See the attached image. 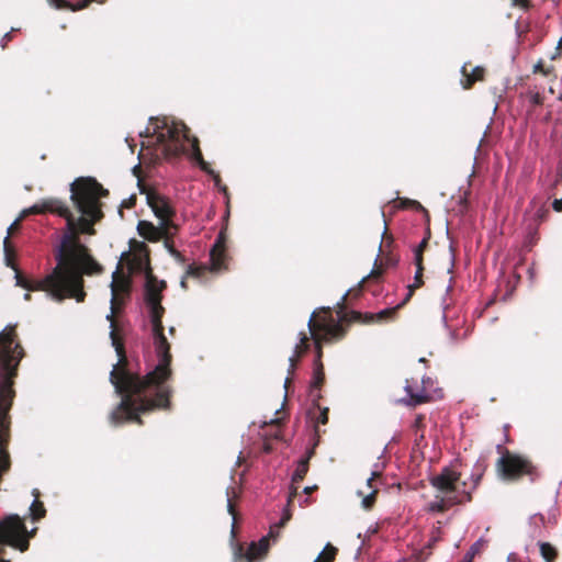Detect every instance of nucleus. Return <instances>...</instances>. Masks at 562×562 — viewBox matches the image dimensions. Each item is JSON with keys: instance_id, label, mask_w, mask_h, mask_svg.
Wrapping results in <instances>:
<instances>
[{"instance_id": "21", "label": "nucleus", "mask_w": 562, "mask_h": 562, "mask_svg": "<svg viewBox=\"0 0 562 562\" xmlns=\"http://www.w3.org/2000/svg\"><path fill=\"white\" fill-rule=\"evenodd\" d=\"M303 350L301 349V346L297 344L294 347L292 356L289 357V369L288 374H293L295 371V362L301 357Z\"/></svg>"}, {"instance_id": "23", "label": "nucleus", "mask_w": 562, "mask_h": 562, "mask_svg": "<svg viewBox=\"0 0 562 562\" xmlns=\"http://www.w3.org/2000/svg\"><path fill=\"white\" fill-rule=\"evenodd\" d=\"M481 473H477V474H471V482L468 483L467 481H464L467 483V491L470 493V498L472 497V492L476 488L480 480H481Z\"/></svg>"}, {"instance_id": "5", "label": "nucleus", "mask_w": 562, "mask_h": 562, "mask_svg": "<svg viewBox=\"0 0 562 562\" xmlns=\"http://www.w3.org/2000/svg\"><path fill=\"white\" fill-rule=\"evenodd\" d=\"M314 314L308 319V328L310 331L315 340L316 345V357L314 359L313 364V374L312 380L310 383V397L312 401L316 404L318 400L321 398V384L324 381V369L323 363L321 361L322 358V349L318 341V337L314 333V327H318V329L322 331V339L325 341H330L333 339L339 338L342 336V327L340 324V313H337V316L333 315H325L321 317L318 321L314 322L313 319Z\"/></svg>"}, {"instance_id": "35", "label": "nucleus", "mask_w": 562, "mask_h": 562, "mask_svg": "<svg viewBox=\"0 0 562 562\" xmlns=\"http://www.w3.org/2000/svg\"><path fill=\"white\" fill-rule=\"evenodd\" d=\"M300 336H301V337H300V344H301V345H305V342H306V340H307L306 335H305V334H303V333H300Z\"/></svg>"}, {"instance_id": "48", "label": "nucleus", "mask_w": 562, "mask_h": 562, "mask_svg": "<svg viewBox=\"0 0 562 562\" xmlns=\"http://www.w3.org/2000/svg\"><path fill=\"white\" fill-rule=\"evenodd\" d=\"M359 553H360V548L357 550L356 559L358 558Z\"/></svg>"}, {"instance_id": "20", "label": "nucleus", "mask_w": 562, "mask_h": 562, "mask_svg": "<svg viewBox=\"0 0 562 562\" xmlns=\"http://www.w3.org/2000/svg\"><path fill=\"white\" fill-rule=\"evenodd\" d=\"M441 319H442L445 328L448 331L450 344H452V345L458 344L460 341V335L456 329H452L449 327L448 322H447V315H446L445 311L442 313Z\"/></svg>"}, {"instance_id": "29", "label": "nucleus", "mask_w": 562, "mask_h": 562, "mask_svg": "<svg viewBox=\"0 0 562 562\" xmlns=\"http://www.w3.org/2000/svg\"><path fill=\"white\" fill-rule=\"evenodd\" d=\"M171 257L178 262V263H184L186 259L183 257V255L177 250V249H172L171 250Z\"/></svg>"}, {"instance_id": "38", "label": "nucleus", "mask_w": 562, "mask_h": 562, "mask_svg": "<svg viewBox=\"0 0 562 562\" xmlns=\"http://www.w3.org/2000/svg\"><path fill=\"white\" fill-rule=\"evenodd\" d=\"M188 274H194V268L193 266L189 265L188 266V271H187Z\"/></svg>"}, {"instance_id": "36", "label": "nucleus", "mask_w": 562, "mask_h": 562, "mask_svg": "<svg viewBox=\"0 0 562 562\" xmlns=\"http://www.w3.org/2000/svg\"><path fill=\"white\" fill-rule=\"evenodd\" d=\"M507 562H516V554L509 553L507 557Z\"/></svg>"}, {"instance_id": "2", "label": "nucleus", "mask_w": 562, "mask_h": 562, "mask_svg": "<svg viewBox=\"0 0 562 562\" xmlns=\"http://www.w3.org/2000/svg\"><path fill=\"white\" fill-rule=\"evenodd\" d=\"M110 284L112 297L111 310L106 315L112 327L110 331L111 344L119 357L110 372V382L114 386L115 393L121 396L117 407L111 412L110 422L113 425H120L125 420H135L140 423L139 414L149 412L154 408L167 409L170 407L169 396L170 386L166 381L171 375V353L170 345L164 334L162 314L165 308L161 305L162 292L166 289V281L158 280L153 273L146 272L144 283V303L146 305L150 322V335L157 362L150 367L145 375L135 372L125 357L124 345L119 340L113 329V314L115 301V276Z\"/></svg>"}, {"instance_id": "43", "label": "nucleus", "mask_w": 562, "mask_h": 562, "mask_svg": "<svg viewBox=\"0 0 562 562\" xmlns=\"http://www.w3.org/2000/svg\"><path fill=\"white\" fill-rule=\"evenodd\" d=\"M23 299H24L25 301H29V300L31 299L30 293H25V294L23 295Z\"/></svg>"}, {"instance_id": "44", "label": "nucleus", "mask_w": 562, "mask_h": 562, "mask_svg": "<svg viewBox=\"0 0 562 562\" xmlns=\"http://www.w3.org/2000/svg\"><path fill=\"white\" fill-rule=\"evenodd\" d=\"M175 330H176L175 327H170L168 331H169L170 335H173Z\"/></svg>"}, {"instance_id": "33", "label": "nucleus", "mask_w": 562, "mask_h": 562, "mask_svg": "<svg viewBox=\"0 0 562 562\" xmlns=\"http://www.w3.org/2000/svg\"><path fill=\"white\" fill-rule=\"evenodd\" d=\"M227 510H228V513H229L231 515H233V516H234V506H233V504H232V502H231V498H229L228 496H227Z\"/></svg>"}, {"instance_id": "24", "label": "nucleus", "mask_w": 562, "mask_h": 562, "mask_svg": "<svg viewBox=\"0 0 562 562\" xmlns=\"http://www.w3.org/2000/svg\"><path fill=\"white\" fill-rule=\"evenodd\" d=\"M374 495H375V491H372L369 495H367L366 497L362 498V506L364 508H370L374 502Z\"/></svg>"}, {"instance_id": "10", "label": "nucleus", "mask_w": 562, "mask_h": 562, "mask_svg": "<svg viewBox=\"0 0 562 562\" xmlns=\"http://www.w3.org/2000/svg\"><path fill=\"white\" fill-rule=\"evenodd\" d=\"M221 243V236H218L210 250V269L214 272L220 271L222 268L223 247Z\"/></svg>"}, {"instance_id": "4", "label": "nucleus", "mask_w": 562, "mask_h": 562, "mask_svg": "<svg viewBox=\"0 0 562 562\" xmlns=\"http://www.w3.org/2000/svg\"><path fill=\"white\" fill-rule=\"evenodd\" d=\"M458 465L459 462L454 461L442 468L439 474L430 476V485L437 491V494L428 503V512L442 513L454 505L470 502V493L467 491V483L461 480Z\"/></svg>"}, {"instance_id": "47", "label": "nucleus", "mask_w": 562, "mask_h": 562, "mask_svg": "<svg viewBox=\"0 0 562 562\" xmlns=\"http://www.w3.org/2000/svg\"><path fill=\"white\" fill-rule=\"evenodd\" d=\"M180 284H181V286H182V288H184V286H186V281H184V279H182V280H181V283H180Z\"/></svg>"}, {"instance_id": "3", "label": "nucleus", "mask_w": 562, "mask_h": 562, "mask_svg": "<svg viewBox=\"0 0 562 562\" xmlns=\"http://www.w3.org/2000/svg\"><path fill=\"white\" fill-rule=\"evenodd\" d=\"M153 125V134L156 135L158 144L161 146V151L167 159L176 158L180 155H187L205 173L213 177L215 186L223 192H226V187H221L218 175L209 167L204 161L202 154L198 146V139H191L187 126L182 122H177L169 117H150Z\"/></svg>"}, {"instance_id": "22", "label": "nucleus", "mask_w": 562, "mask_h": 562, "mask_svg": "<svg viewBox=\"0 0 562 562\" xmlns=\"http://www.w3.org/2000/svg\"><path fill=\"white\" fill-rule=\"evenodd\" d=\"M540 553L547 560L550 561L555 554L554 548L548 542H540Z\"/></svg>"}, {"instance_id": "40", "label": "nucleus", "mask_w": 562, "mask_h": 562, "mask_svg": "<svg viewBox=\"0 0 562 562\" xmlns=\"http://www.w3.org/2000/svg\"><path fill=\"white\" fill-rule=\"evenodd\" d=\"M375 477H372V474L370 475V477H368L367 480V484L368 486H371V482L374 480Z\"/></svg>"}, {"instance_id": "45", "label": "nucleus", "mask_w": 562, "mask_h": 562, "mask_svg": "<svg viewBox=\"0 0 562 562\" xmlns=\"http://www.w3.org/2000/svg\"><path fill=\"white\" fill-rule=\"evenodd\" d=\"M347 295H348V291L341 296V303L346 300Z\"/></svg>"}, {"instance_id": "14", "label": "nucleus", "mask_w": 562, "mask_h": 562, "mask_svg": "<svg viewBox=\"0 0 562 562\" xmlns=\"http://www.w3.org/2000/svg\"><path fill=\"white\" fill-rule=\"evenodd\" d=\"M308 471V457L302 458L297 461L296 469L292 474V481L299 482Z\"/></svg>"}, {"instance_id": "6", "label": "nucleus", "mask_w": 562, "mask_h": 562, "mask_svg": "<svg viewBox=\"0 0 562 562\" xmlns=\"http://www.w3.org/2000/svg\"><path fill=\"white\" fill-rule=\"evenodd\" d=\"M290 519L289 514H284L283 517L272 526H270V530L267 536H263L258 542H250L248 549L245 551L243 544L235 540L236 538V529L235 525H232L231 529V548L233 551L234 562L239 560H246L247 562H254L259 559L261 555L266 554L269 549V539H276L279 536V529L284 526V524Z\"/></svg>"}, {"instance_id": "15", "label": "nucleus", "mask_w": 562, "mask_h": 562, "mask_svg": "<svg viewBox=\"0 0 562 562\" xmlns=\"http://www.w3.org/2000/svg\"><path fill=\"white\" fill-rule=\"evenodd\" d=\"M415 266H416V271L414 274V283L408 285V293L402 304H404L407 300H409L414 289H417L423 284L422 277H423L424 267H423V265H415Z\"/></svg>"}, {"instance_id": "26", "label": "nucleus", "mask_w": 562, "mask_h": 562, "mask_svg": "<svg viewBox=\"0 0 562 562\" xmlns=\"http://www.w3.org/2000/svg\"><path fill=\"white\" fill-rule=\"evenodd\" d=\"M395 311V308H385V310H382L380 311L378 314L375 315H371L370 318L373 319V318H378V319H382L384 318L385 316L390 315V314H393Z\"/></svg>"}, {"instance_id": "18", "label": "nucleus", "mask_w": 562, "mask_h": 562, "mask_svg": "<svg viewBox=\"0 0 562 562\" xmlns=\"http://www.w3.org/2000/svg\"><path fill=\"white\" fill-rule=\"evenodd\" d=\"M33 494L35 495V497H37V493H35V491H33ZM30 512L33 520H37L45 515L43 504L38 503L36 498H34V501L32 502L30 506Z\"/></svg>"}, {"instance_id": "8", "label": "nucleus", "mask_w": 562, "mask_h": 562, "mask_svg": "<svg viewBox=\"0 0 562 562\" xmlns=\"http://www.w3.org/2000/svg\"><path fill=\"white\" fill-rule=\"evenodd\" d=\"M146 200L155 216L159 220L160 225L177 232V225L171 220L176 214V210L170 199L158 192L150 191L147 193Z\"/></svg>"}, {"instance_id": "42", "label": "nucleus", "mask_w": 562, "mask_h": 562, "mask_svg": "<svg viewBox=\"0 0 562 562\" xmlns=\"http://www.w3.org/2000/svg\"><path fill=\"white\" fill-rule=\"evenodd\" d=\"M289 381H290V378H289V375H288V376L285 378V380H284V389H285V390L288 389Z\"/></svg>"}, {"instance_id": "11", "label": "nucleus", "mask_w": 562, "mask_h": 562, "mask_svg": "<svg viewBox=\"0 0 562 562\" xmlns=\"http://www.w3.org/2000/svg\"><path fill=\"white\" fill-rule=\"evenodd\" d=\"M462 75L465 79H461V83L463 88H470L476 80H480L483 76L484 69L480 66L473 68L472 72L469 75L467 72V65L461 67Z\"/></svg>"}, {"instance_id": "39", "label": "nucleus", "mask_w": 562, "mask_h": 562, "mask_svg": "<svg viewBox=\"0 0 562 562\" xmlns=\"http://www.w3.org/2000/svg\"><path fill=\"white\" fill-rule=\"evenodd\" d=\"M315 487H316L315 485L314 486H307V487L304 488V493L307 494L311 491H313Z\"/></svg>"}, {"instance_id": "34", "label": "nucleus", "mask_w": 562, "mask_h": 562, "mask_svg": "<svg viewBox=\"0 0 562 562\" xmlns=\"http://www.w3.org/2000/svg\"><path fill=\"white\" fill-rule=\"evenodd\" d=\"M398 260L397 259H387L386 263L390 266V267H395L397 265Z\"/></svg>"}, {"instance_id": "7", "label": "nucleus", "mask_w": 562, "mask_h": 562, "mask_svg": "<svg viewBox=\"0 0 562 562\" xmlns=\"http://www.w3.org/2000/svg\"><path fill=\"white\" fill-rule=\"evenodd\" d=\"M496 470L501 480L506 482L517 481L521 475H527L531 483L540 479L539 470L527 458L508 451L498 459Z\"/></svg>"}, {"instance_id": "12", "label": "nucleus", "mask_w": 562, "mask_h": 562, "mask_svg": "<svg viewBox=\"0 0 562 562\" xmlns=\"http://www.w3.org/2000/svg\"><path fill=\"white\" fill-rule=\"evenodd\" d=\"M532 212V218L538 224L546 221L549 214L548 206L543 203L541 205H537L536 201L532 200L529 204V207L527 209L526 213L530 214Z\"/></svg>"}, {"instance_id": "37", "label": "nucleus", "mask_w": 562, "mask_h": 562, "mask_svg": "<svg viewBox=\"0 0 562 562\" xmlns=\"http://www.w3.org/2000/svg\"><path fill=\"white\" fill-rule=\"evenodd\" d=\"M468 336H469V330H464V333H462V335H460V341L467 339Z\"/></svg>"}, {"instance_id": "13", "label": "nucleus", "mask_w": 562, "mask_h": 562, "mask_svg": "<svg viewBox=\"0 0 562 562\" xmlns=\"http://www.w3.org/2000/svg\"><path fill=\"white\" fill-rule=\"evenodd\" d=\"M429 238H430V231H429V228H427L426 234L423 237V239L417 245H414L412 247L414 265H423V252H424V249L428 245Z\"/></svg>"}, {"instance_id": "1", "label": "nucleus", "mask_w": 562, "mask_h": 562, "mask_svg": "<svg viewBox=\"0 0 562 562\" xmlns=\"http://www.w3.org/2000/svg\"><path fill=\"white\" fill-rule=\"evenodd\" d=\"M106 194L95 179L78 178L70 183V200L81 214L78 221L53 198L24 209L3 239L7 266L15 271V285L44 291L59 303L66 297L82 302V276L98 274L102 267L83 247L76 249L70 241L76 229L94 234L92 226L103 216L100 199Z\"/></svg>"}, {"instance_id": "19", "label": "nucleus", "mask_w": 562, "mask_h": 562, "mask_svg": "<svg viewBox=\"0 0 562 562\" xmlns=\"http://www.w3.org/2000/svg\"><path fill=\"white\" fill-rule=\"evenodd\" d=\"M483 542V538L477 539L464 554L463 562H472L474 557L479 553Z\"/></svg>"}, {"instance_id": "25", "label": "nucleus", "mask_w": 562, "mask_h": 562, "mask_svg": "<svg viewBox=\"0 0 562 562\" xmlns=\"http://www.w3.org/2000/svg\"><path fill=\"white\" fill-rule=\"evenodd\" d=\"M16 31V29H11V31L7 32L1 41H0V46L2 49H4L8 45V43L12 40V32Z\"/></svg>"}, {"instance_id": "31", "label": "nucleus", "mask_w": 562, "mask_h": 562, "mask_svg": "<svg viewBox=\"0 0 562 562\" xmlns=\"http://www.w3.org/2000/svg\"><path fill=\"white\" fill-rule=\"evenodd\" d=\"M552 209L555 211V212H561L562 211V198L561 199H554L553 202H552Z\"/></svg>"}, {"instance_id": "41", "label": "nucleus", "mask_w": 562, "mask_h": 562, "mask_svg": "<svg viewBox=\"0 0 562 562\" xmlns=\"http://www.w3.org/2000/svg\"><path fill=\"white\" fill-rule=\"evenodd\" d=\"M438 540V537L437 536H434L430 541H429V544H434L436 541Z\"/></svg>"}, {"instance_id": "30", "label": "nucleus", "mask_w": 562, "mask_h": 562, "mask_svg": "<svg viewBox=\"0 0 562 562\" xmlns=\"http://www.w3.org/2000/svg\"><path fill=\"white\" fill-rule=\"evenodd\" d=\"M529 4V0H512V7H519L521 9H527Z\"/></svg>"}, {"instance_id": "28", "label": "nucleus", "mask_w": 562, "mask_h": 562, "mask_svg": "<svg viewBox=\"0 0 562 562\" xmlns=\"http://www.w3.org/2000/svg\"><path fill=\"white\" fill-rule=\"evenodd\" d=\"M172 236H164L161 239H164V246L167 249L168 254L171 256V250L176 249L172 241L170 240Z\"/></svg>"}, {"instance_id": "17", "label": "nucleus", "mask_w": 562, "mask_h": 562, "mask_svg": "<svg viewBox=\"0 0 562 562\" xmlns=\"http://www.w3.org/2000/svg\"><path fill=\"white\" fill-rule=\"evenodd\" d=\"M337 549L327 543L324 550L314 559L313 562H331L335 558Z\"/></svg>"}, {"instance_id": "16", "label": "nucleus", "mask_w": 562, "mask_h": 562, "mask_svg": "<svg viewBox=\"0 0 562 562\" xmlns=\"http://www.w3.org/2000/svg\"><path fill=\"white\" fill-rule=\"evenodd\" d=\"M405 391H406L407 396L409 397L407 401V403L409 405L420 404V403L425 402V400L427 398V395L425 394L424 390H422L420 392L414 393L413 389L408 384L405 385Z\"/></svg>"}, {"instance_id": "27", "label": "nucleus", "mask_w": 562, "mask_h": 562, "mask_svg": "<svg viewBox=\"0 0 562 562\" xmlns=\"http://www.w3.org/2000/svg\"><path fill=\"white\" fill-rule=\"evenodd\" d=\"M383 469H384V463L383 462L374 463L373 470L371 471L372 477L379 476L382 473Z\"/></svg>"}, {"instance_id": "32", "label": "nucleus", "mask_w": 562, "mask_h": 562, "mask_svg": "<svg viewBox=\"0 0 562 562\" xmlns=\"http://www.w3.org/2000/svg\"><path fill=\"white\" fill-rule=\"evenodd\" d=\"M318 422L322 423V424H326L327 423V409H325L324 412L321 413Z\"/></svg>"}, {"instance_id": "9", "label": "nucleus", "mask_w": 562, "mask_h": 562, "mask_svg": "<svg viewBox=\"0 0 562 562\" xmlns=\"http://www.w3.org/2000/svg\"><path fill=\"white\" fill-rule=\"evenodd\" d=\"M137 233L143 238L149 241H158L164 236H173L176 234L175 229H171L167 226H155L153 223L148 221H139L137 224Z\"/></svg>"}, {"instance_id": "46", "label": "nucleus", "mask_w": 562, "mask_h": 562, "mask_svg": "<svg viewBox=\"0 0 562 562\" xmlns=\"http://www.w3.org/2000/svg\"><path fill=\"white\" fill-rule=\"evenodd\" d=\"M385 233H386V223L384 222V229H383L382 237L385 235Z\"/></svg>"}]
</instances>
